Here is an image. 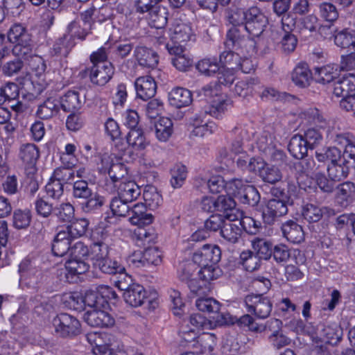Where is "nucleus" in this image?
Instances as JSON below:
<instances>
[{"label": "nucleus", "instance_id": "obj_57", "mask_svg": "<svg viewBox=\"0 0 355 355\" xmlns=\"http://www.w3.org/2000/svg\"><path fill=\"white\" fill-rule=\"evenodd\" d=\"M169 296L172 303L173 313L178 317H182L185 313V303L180 293L176 290H171Z\"/></svg>", "mask_w": 355, "mask_h": 355}, {"label": "nucleus", "instance_id": "obj_43", "mask_svg": "<svg viewBox=\"0 0 355 355\" xmlns=\"http://www.w3.org/2000/svg\"><path fill=\"white\" fill-rule=\"evenodd\" d=\"M327 336V340L324 341L318 336L313 337V342L314 345L313 352L315 355H330L327 348V343L330 340L334 339V334L332 332L333 329L330 327H327L324 329Z\"/></svg>", "mask_w": 355, "mask_h": 355}, {"label": "nucleus", "instance_id": "obj_3", "mask_svg": "<svg viewBox=\"0 0 355 355\" xmlns=\"http://www.w3.org/2000/svg\"><path fill=\"white\" fill-rule=\"evenodd\" d=\"M137 95L143 101H149L146 106V115L154 119L155 118V80L151 76L138 78L135 81Z\"/></svg>", "mask_w": 355, "mask_h": 355}, {"label": "nucleus", "instance_id": "obj_58", "mask_svg": "<svg viewBox=\"0 0 355 355\" xmlns=\"http://www.w3.org/2000/svg\"><path fill=\"white\" fill-rule=\"evenodd\" d=\"M65 268L72 275H80L88 270L89 264L83 259L69 258L65 263Z\"/></svg>", "mask_w": 355, "mask_h": 355}, {"label": "nucleus", "instance_id": "obj_52", "mask_svg": "<svg viewBox=\"0 0 355 355\" xmlns=\"http://www.w3.org/2000/svg\"><path fill=\"white\" fill-rule=\"evenodd\" d=\"M192 135L196 137H205L213 133L217 128L213 121L203 122L198 119L193 121Z\"/></svg>", "mask_w": 355, "mask_h": 355}, {"label": "nucleus", "instance_id": "obj_22", "mask_svg": "<svg viewBox=\"0 0 355 355\" xmlns=\"http://www.w3.org/2000/svg\"><path fill=\"white\" fill-rule=\"evenodd\" d=\"M267 324L270 330H273V333L269 338L275 347L280 349L290 343V339L279 331L282 324L281 320L275 318L270 319L267 322Z\"/></svg>", "mask_w": 355, "mask_h": 355}, {"label": "nucleus", "instance_id": "obj_8", "mask_svg": "<svg viewBox=\"0 0 355 355\" xmlns=\"http://www.w3.org/2000/svg\"><path fill=\"white\" fill-rule=\"evenodd\" d=\"M53 325L55 331L61 336H76L80 333V324L75 317L60 313L53 320Z\"/></svg>", "mask_w": 355, "mask_h": 355}, {"label": "nucleus", "instance_id": "obj_56", "mask_svg": "<svg viewBox=\"0 0 355 355\" xmlns=\"http://www.w3.org/2000/svg\"><path fill=\"white\" fill-rule=\"evenodd\" d=\"M196 306L202 312L218 313L220 303L211 297H200L196 301Z\"/></svg>", "mask_w": 355, "mask_h": 355}, {"label": "nucleus", "instance_id": "obj_6", "mask_svg": "<svg viewBox=\"0 0 355 355\" xmlns=\"http://www.w3.org/2000/svg\"><path fill=\"white\" fill-rule=\"evenodd\" d=\"M19 272L20 284L27 288H36L43 279L41 270L29 259H24L20 263Z\"/></svg>", "mask_w": 355, "mask_h": 355}, {"label": "nucleus", "instance_id": "obj_9", "mask_svg": "<svg viewBox=\"0 0 355 355\" xmlns=\"http://www.w3.org/2000/svg\"><path fill=\"white\" fill-rule=\"evenodd\" d=\"M245 304L248 312L261 319L268 318L272 307L270 300L263 295H248L245 298Z\"/></svg>", "mask_w": 355, "mask_h": 355}, {"label": "nucleus", "instance_id": "obj_44", "mask_svg": "<svg viewBox=\"0 0 355 355\" xmlns=\"http://www.w3.org/2000/svg\"><path fill=\"white\" fill-rule=\"evenodd\" d=\"M240 202L250 206H255L260 200V196L257 189L252 185H247L244 190L240 192L237 198Z\"/></svg>", "mask_w": 355, "mask_h": 355}, {"label": "nucleus", "instance_id": "obj_26", "mask_svg": "<svg viewBox=\"0 0 355 355\" xmlns=\"http://www.w3.org/2000/svg\"><path fill=\"white\" fill-rule=\"evenodd\" d=\"M146 297V292L145 289L138 284H132L130 288L123 293V298L125 302L135 307L141 306Z\"/></svg>", "mask_w": 355, "mask_h": 355}, {"label": "nucleus", "instance_id": "obj_59", "mask_svg": "<svg viewBox=\"0 0 355 355\" xmlns=\"http://www.w3.org/2000/svg\"><path fill=\"white\" fill-rule=\"evenodd\" d=\"M167 11L164 7L157 6V42L163 43L162 39H166L165 32L162 30L167 23Z\"/></svg>", "mask_w": 355, "mask_h": 355}, {"label": "nucleus", "instance_id": "obj_63", "mask_svg": "<svg viewBox=\"0 0 355 355\" xmlns=\"http://www.w3.org/2000/svg\"><path fill=\"white\" fill-rule=\"evenodd\" d=\"M201 269L198 271L200 277L206 282L217 279L221 273L220 270L213 264H200Z\"/></svg>", "mask_w": 355, "mask_h": 355}, {"label": "nucleus", "instance_id": "obj_37", "mask_svg": "<svg viewBox=\"0 0 355 355\" xmlns=\"http://www.w3.org/2000/svg\"><path fill=\"white\" fill-rule=\"evenodd\" d=\"M173 132V124L169 117L161 116L157 121V139L162 142L169 139Z\"/></svg>", "mask_w": 355, "mask_h": 355}, {"label": "nucleus", "instance_id": "obj_20", "mask_svg": "<svg viewBox=\"0 0 355 355\" xmlns=\"http://www.w3.org/2000/svg\"><path fill=\"white\" fill-rule=\"evenodd\" d=\"M191 92L183 87H175L168 93V101L175 107H183L189 105L192 102Z\"/></svg>", "mask_w": 355, "mask_h": 355}, {"label": "nucleus", "instance_id": "obj_51", "mask_svg": "<svg viewBox=\"0 0 355 355\" xmlns=\"http://www.w3.org/2000/svg\"><path fill=\"white\" fill-rule=\"evenodd\" d=\"M90 31L80 21H73L68 25L66 35H69L70 40L74 37L85 40Z\"/></svg>", "mask_w": 355, "mask_h": 355}, {"label": "nucleus", "instance_id": "obj_35", "mask_svg": "<svg viewBox=\"0 0 355 355\" xmlns=\"http://www.w3.org/2000/svg\"><path fill=\"white\" fill-rule=\"evenodd\" d=\"M193 342V346L199 348L201 353H210L216 345V337L211 333H202Z\"/></svg>", "mask_w": 355, "mask_h": 355}, {"label": "nucleus", "instance_id": "obj_15", "mask_svg": "<svg viewBox=\"0 0 355 355\" xmlns=\"http://www.w3.org/2000/svg\"><path fill=\"white\" fill-rule=\"evenodd\" d=\"M114 69L110 62H101L93 65L90 69V80L98 85H105L112 78Z\"/></svg>", "mask_w": 355, "mask_h": 355}, {"label": "nucleus", "instance_id": "obj_23", "mask_svg": "<svg viewBox=\"0 0 355 355\" xmlns=\"http://www.w3.org/2000/svg\"><path fill=\"white\" fill-rule=\"evenodd\" d=\"M115 187H117L118 197L123 199L125 202H131L136 200L140 194L139 187L133 181L125 180Z\"/></svg>", "mask_w": 355, "mask_h": 355}, {"label": "nucleus", "instance_id": "obj_42", "mask_svg": "<svg viewBox=\"0 0 355 355\" xmlns=\"http://www.w3.org/2000/svg\"><path fill=\"white\" fill-rule=\"evenodd\" d=\"M318 15L324 21L333 23L339 16L336 7L329 2H322L318 5Z\"/></svg>", "mask_w": 355, "mask_h": 355}, {"label": "nucleus", "instance_id": "obj_14", "mask_svg": "<svg viewBox=\"0 0 355 355\" xmlns=\"http://www.w3.org/2000/svg\"><path fill=\"white\" fill-rule=\"evenodd\" d=\"M221 257V251L218 246L205 245L202 249L194 252L193 261L198 264L216 265Z\"/></svg>", "mask_w": 355, "mask_h": 355}, {"label": "nucleus", "instance_id": "obj_36", "mask_svg": "<svg viewBox=\"0 0 355 355\" xmlns=\"http://www.w3.org/2000/svg\"><path fill=\"white\" fill-rule=\"evenodd\" d=\"M355 199V185L350 182L341 184L338 188L337 200L342 206H347Z\"/></svg>", "mask_w": 355, "mask_h": 355}, {"label": "nucleus", "instance_id": "obj_30", "mask_svg": "<svg viewBox=\"0 0 355 355\" xmlns=\"http://www.w3.org/2000/svg\"><path fill=\"white\" fill-rule=\"evenodd\" d=\"M341 150L337 147H327L315 151V158L322 168L341 157Z\"/></svg>", "mask_w": 355, "mask_h": 355}, {"label": "nucleus", "instance_id": "obj_41", "mask_svg": "<svg viewBox=\"0 0 355 355\" xmlns=\"http://www.w3.org/2000/svg\"><path fill=\"white\" fill-rule=\"evenodd\" d=\"M87 340L93 348H101L104 345H113L114 337L105 332H90L87 334Z\"/></svg>", "mask_w": 355, "mask_h": 355}, {"label": "nucleus", "instance_id": "obj_12", "mask_svg": "<svg viewBox=\"0 0 355 355\" xmlns=\"http://www.w3.org/2000/svg\"><path fill=\"white\" fill-rule=\"evenodd\" d=\"M83 319L89 326L94 327H109L114 324V317L108 312L97 309L87 310Z\"/></svg>", "mask_w": 355, "mask_h": 355}, {"label": "nucleus", "instance_id": "obj_17", "mask_svg": "<svg viewBox=\"0 0 355 355\" xmlns=\"http://www.w3.org/2000/svg\"><path fill=\"white\" fill-rule=\"evenodd\" d=\"M236 202L231 196H219L216 198V211L224 212L225 217L230 221H235L238 218L236 214L241 216V212L234 209Z\"/></svg>", "mask_w": 355, "mask_h": 355}, {"label": "nucleus", "instance_id": "obj_31", "mask_svg": "<svg viewBox=\"0 0 355 355\" xmlns=\"http://www.w3.org/2000/svg\"><path fill=\"white\" fill-rule=\"evenodd\" d=\"M335 44L347 51H355V33L349 29L337 31L334 35Z\"/></svg>", "mask_w": 355, "mask_h": 355}, {"label": "nucleus", "instance_id": "obj_13", "mask_svg": "<svg viewBox=\"0 0 355 355\" xmlns=\"http://www.w3.org/2000/svg\"><path fill=\"white\" fill-rule=\"evenodd\" d=\"M287 211L288 207L284 200L272 198L263 207L262 216L266 223L272 224L277 218L285 215Z\"/></svg>", "mask_w": 355, "mask_h": 355}, {"label": "nucleus", "instance_id": "obj_27", "mask_svg": "<svg viewBox=\"0 0 355 355\" xmlns=\"http://www.w3.org/2000/svg\"><path fill=\"white\" fill-rule=\"evenodd\" d=\"M312 73L306 63L300 62L293 69L291 78L293 82L298 87H306L309 85Z\"/></svg>", "mask_w": 355, "mask_h": 355}, {"label": "nucleus", "instance_id": "obj_62", "mask_svg": "<svg viewBox=\"0 0 355 355\" xmlns=\"http://www.w3.org/2000/svg\"><path fill=\"white\" fill-rule=\"evenodd\" d=\"M303 137L310 149H313L320 145L323 140L321 132L313 128L307 129L305 131Z\"/></svg>", "mask_w": 355, "mask_h": 355}, {"label": "nucleus", "instance_id": "obj_28", "mask_svg": "<svg viewBox=\"0 0 355 355\" xmlns=\"http://www.w3.org/2000/svg\"><path fill=\"white\" fill-rule=\"evenodd\" d=\"M338 76V67L336 64H327L321 67H316L313 73L315 81L323 85L331 83Z\"/></svg>", "mask_w": 355, "mask_h": 355}, {"label": "nucleus", "instance_id": "obj_7", "mask_svg": "<svg viewBox=\"0 0 355 355\" xmlns=\"http://www.w3.org/2000/svg\"><path fill=\"white\" fill-rule=\"evenodd\" d=\"M28 65L31 69L29 82L35 88L36 93H40L46 86L45 78L46 64L44 59L39 55H32Z\"/></svg>", "mask_w": 355, "mask_h": 355}, {"label": "nucleus", "instance_id": "obj_50", "mask_svg": "<svg viewBox=\"0 0 355 355\" xmlns=\"http://www.w3.org/2000/svg\"><path fill=\"white\" fill-rule=\"evenodd\" d=\"M171 184L175 189L180 188L187 176V171L185 166L178 164H175L171 170Z\"/></svg>", "mask_w": 355, "mask_h": 355}, {"label": "nucleus", "instance_id": "obj_39", "mask_svg": "<svg viewBox=\"0 0 355 355\" xmlns=\"http://www.w3.org/2000/svg\"><path fill=\"white\" fill-rule=\"evenodd\" d=\"M232 221L226 222L220 231L222 237L230 243H236L239 241L242 233V229Z\"/></svg>", "mask_w": 355, "mask_h": 355}, {"label": "nucleus", "instance_id": "obj_5", "mask_svg": "<svg viewBox=\"0 0 355 355\" xmlns=\"http://www.w3.org/2000/svg\"><path fill=\"white\" fill-rule=\"evenodd\" d=\"M73 178V173L68 168H56L53 177L46 184V194L53 199L59 200L64 193L63 183H67Z\"/></svg>", "mask_w": 355, "mask_h": 355}, {"label": "nucleus", "instance_id": "obj_55", "mask_svg": "<svg viewBox=\"0 0 355 355\" xmlns=\"http://www.w3.org/2000/svg\"><path fill=\"white\" fill-rule=\"evenodd\" d=\"M96 268H98L104 273L116 274L123 272L124 268L119 264L116 261H112L108 257L98 262H94Z\"/></svg>", "mask_w": 355, "mask_h": 355}, {"label": "nucleus", "instance_id": "obj_24", "mask_svg": "<svg viewBox=\"0 0 355 355\" xmlns=\"http://www.w3.org/2000/svg\"><path fill=\"white\" fill-rule=\"evenodd\" d=\"M355 91V75L348 73L334 84V94L338 97H347Z\"/></svg>", "mask_w": 355, "mask_h": 355}, {"label": "nucleus", "instance_id": "obj_40", "mask_svg": "<svg viewBox=\"0 0 355 355\" xmlns=\"http://www.w3.org/2000/svg\"><path fill=\"white\" fill-rule=\"evenodd\" d=\"M19 157L25 164L33 166L39 157V150L33 144H23L20 147Z\"/></svg>", "mask_w": 355, "mask_h": 355}, {"label": "nucleus", "instance_id": "obj_10", "mask_svg": "<svg viewBox=\"0 0 355 355\" xmlns=\"http://www.w3.org/2000/svg\"><path fill=\"white\" fill-rule=\"evenodd\" d=\"M234 322L235 319L229 313L217 315L214 322L207 320L200 313L192 314L189 318V323L193 327L191 330V332H193L196 329H211L216 326L233 324Z\"/></svg>", "mask_w": 355, "mask_h": 355}, {"label": "nucleus", "instance_id": "obj_19", "mask_svg": "<svg viewBox=\"0 0 355 355\" xmlns=\"http://www.w3.org/2000/svg\"><path fill=\"white\" fill-rule=\"evenodd\" d=\"M73 239L63 229L58 231L52 244V252L55 256L68 254Z\"/></svg>", "mask_w": 355, "mask_h": 355}, {"label": "nucleus", "instance_id": "obj_4", "mask_svg": "<svg viewBox=\"0 0 355 355\" xmlns=\"http://www.w3.org/2000/svg\"><path fill=\"white\" fill-rule=\"evenodd\" d=\"M224 44L226 49L240 51L241 53L250 54L254 52L255 49L254 40L241 35V30L239 27L229 29Z\"/></svg>", "mask_w": 355, "mask_h": 355}, {"label": "nucleus", "instance_id": "obj_33", "mask_svg": "<svg viewBox=\"0 0 355 355\" xmlns=\"http://www.w3.org/2000/svg\"><path fill=\"white\" fill-rule=\"evenodd\" d=\"M299 116L303 121L315 124L320 128H325L327 125L326 119L321 115L319 110L315 107L304 109L300 113Z\"/></svg>", "mask_w": 355, "mask_h": 355}, {"label": "nucleus", "instance_id": "obj_2", "mask_svg": "<svg viewBox=\"0 0 355 355\" xmlns=\"http://www.w3.org/2000/svg\"><path fill=\"white\" fill-rule=\"evenodd\" d=\"M110 224L111 222L105 220L100 223L94 232V237L98 240L91 248V256L94 262H98L108 257L109 240L112 232Z\"/></svg>", "mask_w": 355, "mask_h": 355}, {"label": "nucleus", "instance_id": "obj_1", "mask_svg": "<svg viewBox=\"0 0 355 355\" xmlns=\"http://www.w3.org/2000/svg\"><path fill=\"white\" fill-rule=\"evenodd\" d=\"M167 35L170 42L165 44L167 51L175 53L184 52L187 46L196 41V35L189 24L176 21Z\"/></svg>", "mask_w": 355, "mask_h": 355}, {"label": "nucleus", "instance_id": "obj_54", "mask_svg": "<svg viewBox=\"0 0 355 355\" xmlns=\"http://www.w3.org/2000/svg\"><path fill=\"white\" fill-rule=\"evenodd\" d=\"M259 176L263 181L270 184H275L280 181L282 178V173L277 167L270 166L268 164H266V166L261 171Z\"/></svg>", "mask_w": 355, "mask_h": 355}, {"label": "nucleus", "instance_id": "obj_45", "mask_svg": "<svg viewBox=\"0 0 355 355\" xmlns=\"http://www.w3.org/2000/svg\"><path fill=\"white\" fill-rule=\"evenodd\" d=\"M198 71L207 76H212L220 70L219 64L216 58H204L196 64Z\"/></svg>", "mask_w": 355, "mask_h": 355}, {"label": "nucleus", "instance_id": "obj_11", "mask_svg": "<svg viewBox=\"0 0 355 355\" xmlns=\"http://www.w3.org/2000/svg\"><path fill=\"white\" fill-rule=\"evenodd\" d=\"M248 18L244 29L252 37H259L263 31L266 24L265 15L257 7L248 9Z\"/></svg>", "mask_w": 355, "mask_h": 355}, {"label": "nucleus", "instance_id": "obj_29", "mask_svg": "<svg viewBox=\"0 0 355 355\" xmlns=\"http://www.w3.org/2000/svg\"><path fill=\"white\" fill-rule=\"evenodd\" d=\"M241 52L233 49L223 51L219 55V64L221 68L231 70H238L241 66Z\"/></svg>", "mask_w": 355, "mask_h": 355}, {"label": "nucleus", "instance_id": "obj_38", "mask_svg": "<svg viewBox=\"0 0 355 355\" xmlns=\"http://www.w3.org/2000/svg\"><path fill=\"white\" fill-rule=\"evenodd\" d=\"M252 247L260 260H268L272 256V243L264 239L255 238L252 241Z\"/></svg>", "mask_w": 355, "mask_h": 355}, {"label": "nucleus", "instance_id": "obj_34", "mask_svg": "<svg viewBox=\"0 0 355 355\" xmlns=\"http://www.w3.org/2000/svg\"><path fill=\"white\" fill-rule=\"evenodd\" d=\"M309 146L302 135H294L290 140L288 150L297 159H302L307 154Z\"/></svg>", "mask_w": 355, "mask_h": 355}, {"label": "nucleus", "instance_id": "obj_16", "mask_svg": "<svg viewBox=\"0 0 355 355\" xmlns=\"http://www.w3.org/2000/svg\"><path fill=\"white\" fill-rule=\"evenodd\" d=\"M8 40L15 44L17 46H22L28 50L31 46V35L28 33L26 28L20 24H13L8 32Z\"/></svg>", "mask_w": 355, "mask_h": 355}, {"label": "nucleus", "instance_id": "obj_32", "mask_svg": "<svg viewBox=\"0 0 355 355\" xmlns=\"http://www.w3.org/2000/svg\"><path fill=\"white\" fill-rule=\"evenodd\" d=\"M60 110V101L55 98H49L39 105L37 116L42 119H49L55 116Z\"/></svg>", "mask_w": 355, "mask_h": 355}, {"label": "nucleus", "instance_id": "obj_21", "mask_svg": "<svg viewBox=\"0 0 355 355\" xmlns=\"http://www.w3.org/2000/svg\"><path fill=\"white\" fill-rule=\"evenodd\" d=\"M345 157H340L332 164H328L327 171L329 178L334 182H339L347 178L349 169Z\"/></svg>", "mask_w": 355, "mask_h": 355}, {"label": "nucleus", "instance_id": "obj_47", "mask_svg": "<svg viewBox=\"0 0 355 355\" xmlns=\"http://www.w3.org/2000/svg\"><path fill=\"white\" fill-rule=\"evenodd\" d=\"M240 262L246 270L252 272L260 266L261 260L252 251L248 250L241 253Z\"/></svg>", "mask_w": 355, "mask_h": 355}, {"label": "nucleus", "instance_id": "obj_48", "mask_svg": "<svg viewBox=\"0 0 355 355\" xmlns=\"http://www.w3.org/2000/svg\"><path fill=\"white\" fill-rule=\"evenodd\" d=\"M60 107L67 112L78 109L80 107V101L78 94L71 91L67 92L60 101Z\"/></svg>", "mask_w": 355, "mask_h": 355}, {"label": "nucleus", "instance_id": "obj_61", "mask_svg": "<svg viewBox=\"0 0 355 355\" xmlns=\"http://www.w3.org/2000/svg\"><path fill=\"white\" fill-rule=\"evenodd\" d=\"M323 215L322 209L313 204L304 206L302 209L303 217L309 222H318Z\"/></svg>", "mask_w": 355, "mask_h": 355}, {"label": "nucleus", "instance_id": "obj_64", "mask_svg": "<svg viewBox=\"0 0 355 355\" xmlns=\"http://www.w3.org/2000/svg\"><path fill=\"white\" fill-rule=\"evenodd\" d=\"M248 10L245 11L241 8L232 9L228 14L227 20L232 27H240L245 23L248 18Z\"/></svg>", "mask_w": 355, "mask_h": 355}, {"label": "nucleus", "instance_id": "obj_49", "mask_svg": "<svg viewBox=\"0 0 355 355\" xmlns=\"http://www.w3.org/2000/svg\"><path fill=\"white\" fill-rule=\"evenodd\" d=\"M136 57L141 66L153 69L155 63V53L153 50L146 47H140L136 50Z\"/></svg>", "mask_w": 355, "mask_h": 355}, {"label": "nucleus", "instance_id": "obj_60", "mask_svg": "<svg viewBox=\"0 0 355 355\" xmlns=\"http://www.w3.org/2000/svg\"><path fill=\"white\" fill-rule=\"evenodd\" d=\"M126 141L129 146L135 149L144 148L146 146L145 137L140 129H130L126 137Z\"/></svg>", "mask_w": 355, "mask_h": 355}, {"label": "nucleus", "instance_id": "obj_46", "mask_svg": "<svg viewBox=\"0 0 355 355\" xmlns=\"http://www.w3.org/2000/svg\"><path fill=\"white\" fill-rule=\"evenodd\" d=\"M88 225L89 223L86 219L80 218L62 229L74 240L85 233Z\"/></svg>", "mask_w": 355, "mask_h": 355}, {"label": "nucleus", "instance_id": "obj_18", "mask_svg": "<svg viewBox=\"0 0 355 355\" xmlns=\"http://www.w3.org/2000/svg\"><path fill=\"white\" fill-rule=\"evenodd\" d=\"M131 212L132 216L129 220L134 225L144 227L151 224L154 220L153 215L147 211L146 207L143 203L135 205Z\"/></svg>", "mask_w": 355, "mask_h": 355}, {"label": "nucleus", "instance_id": "obj_25", "mask_svg": "<svg viewBox=\"0 0 355 355\" xmlns=\"http://www.w3.org/2000/svg\"><path fill=\"white\" fill-rule=\"evenodd\" d=\"M284 236L290 242L300 243L304 239V232L301 225L293 220H288L282 226Z\"/></svg>", "mask_w": 355, "mask_h": 355}, {"label": "nucleus", "instance_id": "obj_53", "mask_svg": "<svg viewBox=\"0 0 355 355\" xmlns=\"http://www.w3.org/2000/svg\"><path fill=\"white\" fill-rule=\"evenodd\" d=\"M229 102L224 96H216L211 101L209 110L210 115L219 118L227 110Z\"/></svg>", "mask_w": 355, "mask_h": 355}]
</instances>
